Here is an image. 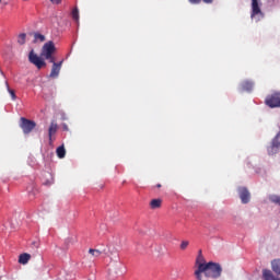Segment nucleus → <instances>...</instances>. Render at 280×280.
Listing matches in <instances>:
<instances>
[{"instance_id": "f03ea898", "label": "nucleus", "mask_w": 280, "mask_h": 280, "mask_svg": "<svg viewBox=\"0 0 280 280\" xmlns=\"http://www.w3.org/2000/svg\"><path fill=\"white\" fill-rule=\"evenodd\" d=\"M56 52V45L54 42L46 43L42 48V57L45 58V60H48L49 62H54L56 58L54 57V54Z\"/></svg>"}, {"instance_id": "20e7f679", "label": "nucleus", "mask_w": 280, "mask_h": 280, "mask_svg": "<svg viewBox=\"0 0 280 280\" xmlns=\"http://www.w3.org/2000/svg\"><path fill=\"white\" fill-rule=\"evenodd\" d=\"M20 128H22L24 135H30L34 128H36V121L30 120L25 117L20 118Z\"/></svg>"}, {"instance_id": "2eb2a0df", "label": "nucleus", "mask_w": 280, "mask_h": 280, "mask_svg": "<svg viewBox=\"0 0 280 280\" xmlns=\"http://www.w3.org/2000/svg\"><path fill=\"white\" fill-rule=\"evenodd\" d=\"M161 205H163V200L161 199H152L150 202L151 209H161Z\"/></svg>"}, {"instance_id": "dca6fc26", "label": "nucleus", "mask_w": 280, "mask_h": 280, "mask_svg": "<svg viewBox=\"0 0 280 280\" xmlns=\"http://www.w3.org/2000/svg\"><path fill=\"white\" fill-rule=\"evenodd\" d=\"M271 268L276 275H280V259L273 260L271 262Z\"/></svg>"}, {"instance_id": "6e6552de", "label": "nucleus", "mask_w": 280, "mask_h": 280, "mask_svg": "<svg viewBox=\"0 0 280 280\" xmlns=\"http://www.w3.org/2000/svg\"><path fill=\"white\" fill-rule=\"evenodd\" d=\"M194 277L195 280H209V277L207 276L202 265H199V268L195 269Z\"/></svg>"}, {"instance_id": "bb28decb", "label": "nucleus", "mask_w": 280, "mask_h": 280, "mask_svg": "<svg viewBox=\"0 0 280 280\" xmlns=\"http://www.w3.org/2000/svg\"><path fill=\"white\" fill-rule=\"evenodd\" d=\"M51 3H55L56 5H60L62 3V0H49Z\"/></svg>"}, {"instance_id": "4468645a", "label": "nucleus", "mask_w": 280, "mask_h": 280, "mask_svg": "<svg viewBox=\"0 0 280 280\" xmlns=\"http://www.w3.org/2000/svg\"><path fill=\"white\" fill-rule=\"evenodd\" d=\"M58 159H65L67 156V150L65 149V145H60L56 150Z\"/></svg>"}, {"instance_id": "a211bd4d", "label": "nucleus", "mask_w": 280, "mask_h": 280, "mask_svg": "<svg viewBox=\"0 0 280 280\" xmlns=\"http://www.w3.org/2000/svg\"><path fill=\"white\" fill-rule=\"evenodd\" d=\"M72 19H73V21H75L77 23H79L80 22V10H78V8H74L73 10H72Z\"/></svg>"}, {"instance_id": "c85d7f7f", "label": "nucleus", "mask_w": 280, "mask_h": 280, "mask_svg": "<svg viewBox=\"0 0 280 280\" xmlns=\"http://www.w3.org/2000/svg\"><path fill=\"white\" fill-rule=\"evenodd\" d=\"M32 246H34V248H38L40 246V244L38 242L34 241L32 243Z\"/></svg>"}, {"instance_id": "6ab92c4d", "label": "nucleus", "mask_w": 280, "mask_h": 280, "mask_svg": "<svg viewBox=\"0 0 280 280\" xmlns=\"http://www.w3.org/2000/svg\"><path fill=\"white\" fill-rule=\"evenodd\" d=\"M45 43V35L40 34V33H35L34 34V43Z\"/></svg>"}, {"instance_id": "0eeeda50", "label": "nucleus", "mask_w": 280, "mask_h": 280, "mask_svg": "<svg viewBox=\"0 0 280 280\" xmlns=\"http://www.w3.org/2000/svg\"><path fill=\"white\" fill-rule=\"evenodd\" d=\"M238 194L243 205H248V202H250V192L248 191L247 188H240Z\"/></svg>"}, {"instance_id": "f257e3e1", "label": "nucleus", "mask_w": 280, "mask_h": 280, "mask_svg": "<svg viewBox=\"0 0 280 280\" xmlns=\"http://www.w3.org/2000/svg\"><path fill=\"white\" fill-rule=\"evenodd\" d=\"M203 270L206 271V277L208 279H218L222 275V267L218 262H207L202 265Z\"/></svg>"}, {"instance_id": "ddd939ff", "label": "nucleus", "mask_w": 280, "mask_h": 280, "mask_svg": "<svg viewBox=\"0 0 280 280\" xmlns=\"http://www.w3.org/2000/svg\"><path fill=\"white\" fill-rule=\"evenodd\" d=\"M31 259H32V255L27 253L21 254L19 257V264H22L23 266H25V264H28Z\"/></svg>"}, {"instance_id": "1a4fd4ad", "label": "nucleus", "mask_w": 280, "mask_h": 280, "mask_svg": "<svg viewBox=\"0 0 280 280\" xmlns=\"http://www.w3.org/2000/svg\"><path fill=\"white\" fill-rule=\"evenodd\" d=\"M52 63V68L50 71V77L51 78H58V75H60V69H62V61H60L59 63H56V60H54Z\"/></svg>"}, {"instance_id": "39448f33", "label": "nucleus", "mask_w": 280, "mask_h": 280, "mask_svg": "<svg viewBox=\"0 0 280 280\" xmlns=\"http://www.w3.org/2000/svg\"><path fill=\"white\" fill-rule=\"evenodd\" d=\"M28 61L32 65H35V67H37V69H43V67H46V62L40 59V57H38V55H36V52H34V49H32L28 54Z\"/></svg>"}, {"instance_id": "4be33fe9", "label": "nucleus", "mask_w": 280, "mask_h": 280, "mask_svg": "<svg viewBox=\"0 0 280 280\" xmlns=\"http://www.w3.org/2000/svg\"><path fill=\"white\" fill-rule=\"evenodd\" d=\"M89 253H90V255H92V257H100L102 255V250H100V249L90 248Z\"/></svg>"}, {"instance_id": "7ed1b4c3", "label": "nucleus", "mask_w": 280, "mask_h": 280, "mask_svg": "<svg viewBox=\"0 0 280 280\" xmlns=\"http://www.w3.org/2000/svg\"><path fill=\"white\" fill-rule=\"evenodd\" d=\"M265 104L269 106V108H280V92L268 95L265 100Z\"/></svg>"}, {"instance_id": "412c9836", "label": "nucleus", "mask_w": 280, "mask_h": 280, "mask_svg": "<svg viewBox=\"0 0 280 280\" xmlns=\"http://www.w3.org/2000/svg\"><path fill=\"white\" fill-rule=\"evenodd\" d=\"M25 38H27V35L25 33H22L18 37L19 45H25Z\"/></svg>"}, {"instance_id": "a878e982", "label": "nucleus", "mask_w": 280, "mask_h": 280, "mask_svg": "<svg viewBox=\"0 0 280 280\" xmlns=\"http://www.w3.org/2000/svg\"><path fill=\"white\" fill-rule=\"evenodd\" d=\"M189 3H192L194 5H198L202 0H188Z\"/></svg>"}, {"instance_id": "393cba45", "label": "nucleus", "mask_w": 280, "mask_h": 280, "mask_svg": "<svg viewBox=\"0 0 280 280\" xmlns=\"http://www.w3.org/2000/svg\"><path fill=\"white\" fill-rule=\"evenodd\" d=\"M187 246H189V242L188 241H183L182 244H180L182 250H185V248H187Z\"/></svg>"}, {"instance_id": "2f4dec72", "label": "nucleus", "mask_w": 280, "mask_h": 280, "mask_svg": "<svg viewBox=\"0 0 280 280\" xmlns=\"http://www.w3.org/2000/svg\"><path fill=\"white\" fill-rule=\"evenodd\" d=\"M24 1H27V0H24Z\"/></svg>"}, {"instance_id": "f8f14e48", "label": "nucleus", "mask_w": 280, "mask_h": 280, "mask_svg": "<svg viewBox=\"0 0 280 280\" xmlns=\"http://www.w3.org/2000/svg\"><path fill=\"white\" fill-rule=\"evenodd\" d=\"M262 278L264 280H280L279 278L275 277V275H272L271 270L268 269L262 270Z\"/></svg>"}, {"instance_id": "5701e85b", "label": "nucleus", "mask_w": 280, "mask_h": 280, "mask_svg": "<svg viewBox=\"0 0 280 280\" xmlns=\"http://www.w3.org/2000/svg\"><path fill=\"white\" fill-rule=\"evenodd\" d=\"M269 200H270L271 202H275V205H280V196L271 195V196L269 197Z\"/></svg>"}, {"instance_id": "423d86ee", "label": "nucleus", "mask_w": 280, "mask_h": 280, "mask_svg": "<svg viewBox=\"0 0 280 280\" xmlns=\"http://www.w3.org/2000/svg\"><path fill=\"white\" fill-rule=\"evenodd\" d=\"M280 131L276 135V137L272 139L271 144L267 148V152L270 156L273 154H277L280 149Z\"/></svg>"}, {"instance_id": "9b49d317", "label": "nucleus", "mask_w": 280, "mask_h": 280, "mask_svg": "<svg viewBox=\"0 0 280 280\" xmlns=\"http://www.w3.org/2000/svg\"><path fill=\"white\" fill-rule=\"evenodd\" d=\"M56 132H58V124L52 120L48 128V138H49L50 143H51V139H52L54 135H56Z\"/></svg>"}, {"instance_id": "cd10ccee", "label": "nucleus", "mask_w": 280, "mask_h": 280, "mask_svg": "<svg viewBox=\"0 0 280 280\" xmlns=\"http://www.w3.org/2000/svg\"><path fill=\"white\" fill-rule=\"evenodd\" d=\"M62 130L69 132V126L67 124H62Z\"/></svg>"}, {"instance_id": "aec40b11", "label": "nucleus", "mask_w": 280, "mask_h": 280, "mask_svg": "<svg viewBox=\"0 0 280 280\" xmlns=\"http://www.w3.org/2000/svg\"><path fill=\"white\" fill-rule=\"evenodd\" d=\"M243 91H253V83L250 81H245L242 84Z\"/></svg>"}, {"instance_id": "c756f323", "label": "nucleus", "mask_w": 280, "mask_h": 280, "mask_svg": "<svg viewBox=\"0 0 280 280\" xmlns=\"http://www.w3.org/2000/svg\"><path fill=\"white\" fill-rule=\"evenodd\" d=\"M203 3H213V0H202Z\"/></svg>"}, {"instance_id": "7c9ffc66", "label": "nucleus", "mask_w": 280, "mask_h": 280, "mask_svg": "<svg viewBox=\"0 0 280 280\" xmlns=\"http://www.w3.org/2000/svg\"><path fill=\"white\" fill-rule=\"evenodd\" d=\"M156 187H158V189H161V184H158Z\"/></svg>"}, {"instance_id": "b1692460", "label": "nucleus", "mask_w": 280, "mask_h": 280, "mask_svg": "<svg viewBox=\"0 0 280 280\" xmlns=\"http://www.w3.org/2000/svg\"><path fill=\"white\" fill-rule=\"evenodd\" d=\"M7 88H8V91H9V93H10L12 100H13V101L16 100V94L14 93V90H11V89H10V85H8V83H7Z\"/></svg>"}, {"instance_id": "f3484780", "label": "nucleus", "mask_w": 280, "mask_h": 280, "mask_svg": "<svg viewBox=\"0 0 280 280\" xmlns=\"http://www.w3.org/2000/svg\"><path fill=\"white\" fill-rule=\"evenodd\" d=\"M200 266H207V262L205 261V257L202 255H199L195 262V268H199Z\"/></svg>"}, {"instance_id": "9d476101", "label": "nucleus", "mask_w": 280, "mask_h": 280, "mask_svg": "<svg viewBox=\"0 0 280 280\" xmlns=\"http://www.w3.org/2000/svg\"><path fill=\"white\" fill-rule=\"evenodd\" d=\"M257 14H262L261 8H259V0H252V19H255Z\"/></svg>"}]
</instances>
